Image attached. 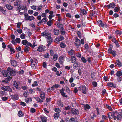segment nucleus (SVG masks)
Returning <instances> with one entry per match:
<instances>
[{
	"label": "nucleus",
	"instance_id": "1a4fd4ad",
	"mask_svg": "<svg viewBox=\"0 0 122 122\" xmlns=\"http://www.w3.org/2000/svg\"><path fill=\"white\" fill-rule=\"evenodd\" d=\"M108 52L110 54H112L113 56H115L117 55L116 51H115L112 50L111 49H109Z\"/></svg>",
	"mask_w": 122,
	"mask_h": 122
},
{
	"label": "nucleus",
	"instance_id": "a18cd8bd",
	"mask_svg": "<svg viewBox=\"0 0 122 122\" xmlns=\"http://www.w3.org/2000/svg\"><path fill=\"white\" fill-rule=\"evenodd\" d=\"M19 0H16L15 2H14V5L15 6H17L18 4Z\"/></svg>",
	"mask_w": 122,
	"mask_h": 122
},
{
	"label": "nucleus",
	"instance_id": "3c124183",
	"mask_svg": "<svg viewBox=\"0 0 122 122\" xmlns=\"http://www.w3.org/2000/svg\"><path fill=\"white\" fill-rule=\"evenodd\" d=\"M82 11V14L84 15H86L87 14V12L84 9Z\"/></svg>",
	"mask_w": 122,
	"mask_h": 122
},
{
	"label": "nucleus",
	"instance_id": "20e7f679",
	"mask_svg": "<svg viewBox=\"0 0 122 122\" xmlns=\"http://www.w3.org/2000/svg\"><path fill=\"white\" fill-rule=\"evenodd\" d=\"M8 72H9L10 74V76H14L15 75V70L12 69L11 68L8 67L7 69Z\"/></svg>",
	"mask_w": 122,
	"mask_h": 122
},
{
	"label": "nucleus",
	"instance_id": "f03ea898",
	"mask_svg": "<svg viewBox=\"0 0 122 122\" xmlns=\"http://www.w3.org/2000/svg\"><path fill=\"white\" fill-rule=\"evenodd\" d=\"M41 36L47 39V42L49 44H50L52 41V39L51 37L50 33L44 32L41 34Z\"/></svg>",
	"mask_w": 122,
	"mask_h": 122
},
{
	"label": "nucleus",
	"instance_id": "37998d69",
	"mask_svg": "<svg viewBox=\"0 0 122 122\" xmlns=\"http://www.w3.org/2000/svg\"><path fill=\"white\" fill-rule=\"evenodd\" d=\"M106 107L110 111H112V109L111 107L110 106L108 105L107 104L106 105Z\"/></svg>",
	"mask_w": 122,
	"mask_h": 122
},
{
	"label": "nucleus",
	"instance_id": "4d7b16f0",
	"mask_svg": "<svg viewBox=\"0 0 122 122\" xmlns=\"http://www.w3.org/2000/svg\"><path fill=\"white\" fill-rule=\"evenodd\" d=\"M18 32L20 34L22 33V30L20 28L18 29L17 30Z\"/></svg>",
	"mask_w": 122,
	"mask_h": 122
},
{
	"label": "nucleus",
	"instance_id": "ea45409f",
	"mask_svg": "<svg viewBox=\"0 0 122 122\" xmlns=\"http://www.w3.org/2000/svg\"><path fill=\"white\" fill-rule=\"evenodd\" d=\"M28 41L26 40H23L22 42V43L24 45H26Z\"/></svg>",
	"mask_w": 122,
	"mask_h": 122
},
{
	"label": "nucleus",
	"instance_id": "8fccbe9b",
	"mask_svg": "<svg viewBox=\"0 0 122 122\" xmlns=\"http://www.w3.org/2000/svg\"><path fill=\"white\" fill-rule=\"evenodd\" d=\"M37 11H39L42 8V5H41L39 6H37Z\"/></svg>",
	"mask_w": 122,
	"mask_h": 122
},
{
	"label": "nucleus",
	"instance_id": "bb28decb",
	"mask_svg": "<svg viewBox=\"0 0 122 122\" xmlns=\"http://www.w3.org/2000/svg\"><path fill=\"white\" fill-rule=\"evenodd\" d=\"M25 100L27 103H29L31 102L32 101V99L30 97L25 99Z\"/></svg>",
	"mask_w": 122,
	"mask_h": 122
},
{
	"label": "nucleus",
	"instance_id": "de8ad7c7",
	"mask_svg": "<svg viewBox=\"0 0 122 122\" xmlns=\"http://www.w3.org/2000/svg\"><path fill=\"white\" fill-rule=\"evenodd\" d=\"M29 93L30 94H32L35 92V91L32 89H30L29 90Z\"/></svg>",
	"mask_w": 122,
	"mask_h": 122
},
{
	"label": "nucleus",
	"instance_id": "f8f14e48",
	"mask_svg": "<svg viewBox=\"0 0 122 122\" xmlns=\"http://www.w3.org/2000/svg\"><path fill=\"white\" fill-rule=\"evenodd\" d=\"M72 113L75 115H76L79 113V112L78 110L73 109L71 111Z\"/></svg>",
	"mask_w": 122,
	"mask_h": 122
},
{
	"label": "nucleus",
	"instance_id": "9b49d317",
	"mask_svg": "<svg viewBox=\"0 0 122 122\" xmlns=\"http://www.w3.org/2000/svg\"><path fill=\"white\" fill-rule=\"evenodd\" d=\"M64 90L65 89L62 88L61 90H60V92L63 97L67 98V96L66 93L64 92Z\"/></svg>",
	"mask_w": 122,
	"mask_h": 122
},
{
	"label": "nucleus",
	"instance_id": "79ce46f5",
	"mask_svg": "<svg viewBox=\"0 0 122 122\" xmlns=\"http://www.w3.org/2000/svg\"><path fill=\"white\" fill-rule=\"evenodd\" d=\"M81 60L82 62L84 63H86L87 62L86 60L84 57H81Z\"/></svg>",
	"mask_w": 122,
	"mask_h": 122
},
{
	"label": "nucleus",
	"instance_id": "ddd939ff",
	"mask_svg": "<svg viewBox=\"0 0 122 122\" xmlns=\"http://www.w3.org/2000/svg\"><path fill=\"white\" fill-rule=\"evenodd\" d=\"M117 115V120H120L122 118V114L121 113H118Z\"/></svg>",
	"mask_w": 122,
	"mask_h": 122
},
{
	"label": "nucleus",
	"instance_id": "052dcab7",
	"mask_svg": "<svg viewBox=\"0 0 122 122\" xmlns=\"http://www.w3.org/2000/svg\"><path fill=\"white\" fill-rule=\"evenodd\" d=\"M37 8V6L35 5H33L31 6V8L34 10H36Z\"/></svg>",
	"mask_w": 122,
	"mask_h": 122
},
{
	"label": "nucleus",
	"instance_id": "774afa93",
	"mask_svg": "<svg viewBox=\"0 0 122 122\" xmlns=\"http://www.w3.org/2000/svg\"><path fill=\"white\" fill-rule=\"evenodd\" d=\"M92 84L93 86L94 87H96L97 85V83L95 82H92Z\"/></svg>",
	"mask_w": 122,
	"mask_h": 122
},
{
	"label": "nucleus",
	"instance_id": "39448f33",
	"mask_svg": "<svg viewBox=\"0 0 122 122\" xmlns=\"http://www.w3.org/2000/svg\"><path fill=\"white\" fill-rule=\"evenodd\" d=\"M46 49V47L43 45L40 46L37 49V51L39 52H42L45 51Z\"/></svg>",
	"mask_w": 122,
	"mask_h": 122
},
{
	"label": "nucleus",
	"instance_id": "72a5a7b5",
	"mask_svg": "<svg viewBox=\"0 0 122 122\" xmlns=\"http://www.w3.org/2000/svg\"><path fill=\"white\" fill-rule=\"evenodd\" d=\"M66 46V45L63 42H61L60 44V46L61 48H64Z\"/></svg>",
	"mask_w": 122,
	"mask_h": 122
},
{
	"label": "nucleus",
	"instance_id": "603ef678",
	"mask_svg": "<svg viewBox=\"0 0 122 122\" xmlns=\"http://www.w3.org/2000/svg\"><path fill=\"white\" fill-rule=\"evenodd\" d=\"M119 10V8L117 7H115L114 10L115 12H117Z\"/></svg>",
	"mask_w": 122,
	"mask_h": 122
},
{
	"label": "nucleus",
	"instance_id": "0eeeda50",
	"mask_svg": "<svg viewBox=\"0 0 122 122\" xmlns=\"http://www.w3.org/2000/svg\"><path fill=\"white\" fill-rule=\"evenodd\" d=\"M108 118L110 119H112L113 118L114 120H117L116 116L113 115L111 112L108 113Z\"/></svg>",
	"mask_w": 122,
	"mask_h": 122
},
{
	"label": "nucleus",
	"instance_id": "473e14b6",
	"mask_svg": "<svg viewBox=\"0 0 122 122\" xmlns=\"http://www.w3.org/2000/svg\"><path fill=\"white\" fill-rule=\"evenodd\" d=\"M76 61L75 58L74 56H72L71 57V62L74 63Z\"/></svg>",
	"mask_w": 122,
	"mask_h": 122
},
{
	"label": "nucleus",
	"instance_id": "aec40b11",
	"mask_svg": "<svg viewBox=\"0 0 122 122\" xmlns=\"http://www.w3.org/2000/svg\"><path fill=\"white\" fill-rule=\"evenodd\" d=\"M60 33L63 35H64L65 34V32L64 28L63 27H61L60 29Z\"/></svg>",
	"mask_w": 122,
	"mask_h": 122
},
{
	"label": "nucleus",
	"instance_id": "5701e85b",
	"mask_svg": "<svg viewBox=\"0 0 122 122\" xmlns=\"http://www.w3.org/2000/svg\"><path fill=\"white\" fill-rule=\"evenodd\" d=\"M11 97L12 99L14 100H17L18 99V97L17 95H11Z\"/></svg>",
	"mask_w": 122,
	"mask_h": 122
},
{
	"label": "nucleus",
	"instance_id": "f3484780",
	"mask_svg": "<svg viewBox=\"0 0 122 122\" xmlns=\"http://www.w3.org/2000/svg\"><path fill=\"white\" fill-rule=\"evenodd\" d=\"M40 97L42 99H44L45 97V93L43 92H41L40 94Z\"/></svg>",
	"mask_w": 122,
	"mask_h": 122
},
{
	"label": "nucleus",
	"instance_id": "0e129e2a",
	"mask_svg": "<svg viewBox=\"0 0 122 122\" xmlns=\"http://www.w3.org/2000/svg\"><path fill=\"white\" fill-rule=\"evenodd\" d=\"M28 13L30 14L31 15L33 13V11L32 10H28Z\"/></svg>",
	"mask_w": 122,
	"mask_h": 122
},
{
	"label": "nucleus",
	"instance_id": "e2e57ef3",
	"mask_svg": "<svg viewBox=\"0 0 122 122\" xmlns=\"http://www.w3.org/2000/svg\"><path fill=\"white\" fill-rule=\"evenodd\" d=\"M90 108V106L88 105V104H86L85 106V109H89Z\"/></svg>",
	"mask_w": 122,
	"mask_h": 122
},
{
	"label": "nucleus",
	"instance_id": "dca6fc26",
	"mask_svg": "<svg viewBox=\"0 0 122 122\" xmlns=\"http://www.w3.org/2000/svg\"><path fill=\"white\" fill-rule=\"evenodd\" d=\"M115 6V4L113 3H112L109 4L107 5V7L108 8H114Z\"/></svg>",
	"mask_w": 122,
	"mask_h": 122
},
{
	"label": "nucleus",
	"instance_id": "4be33fe9",
	"mask_svg": "<svg viewBox=\"0 0 122 122\" xmlns=\"http://www.w3.org/2000/svg\"><path fill=\"white\" fill-rule=\"evenodd\" d=\"M68 53L69 55L71 56L74 55L75 54L74 51L72 49H71L68 51Z\"/></svg>",
	"mask_w": 122,
	"mask_h": 122
},
{
	"label": "nucleus",
	"instance_id": "423d86ee",
	"mask_svg": "<svg viewBox=\"0 0 122 122\" xmlns=\"http://www.w3.org/2000/svg\"><path fill=\"white\" fill-rule=\"evenodd\" d=\"M79 90L81 91L82 90V91L83 93L85 94L86 92V86L84 85H83L82 86H80L79 87Z\"/></svg>",
	"mask_w": 122,
	"mask_h": 122
},
{
	"label": "nucleus",
	"instance_id": "c756f323",
	"mask_svg": "<svg viewBox=\"0 0 122 122\" xmlns=\"http://www.w3.org/2000/svg\"><path fill=\"white\" fill-rule=\"evenodd\" d=\"M18 116L20 117H22L24 115V114L21 111H19L18 113Z\"/></svg>",
	"mask_w": 122,
	"mask_h": 122
},
{
	"label": "nucleus",
	"instance_id": "338daca9",
	"mask_svg": "<svg viewBox=\"0 0 122 122\" xmlns=\"http://www.w3.org/2000/svg\"><path fill=\"white\" fill-rule=\"evenodd\" d=\"M26 46H27L28 47H29V46H30L31 47L32 44L30 42H28L26 44Z\"/></svg>",
	"mask_w": 122,
	"mask_h": 122
},
{
	"label": "nucleus",
	"instance_id": "f257e3e1",
	"mask_svg": "<svg viewBox=\"0 0 122 122\" xmlns=\"http://www.w3.org/2000/svg\"><path fill=\"white\" fill-rule=\"evenodd\" d=\"M2 73L4 76L7 77L5 80L3 81V82L7 83L8 82V81H10L12 78V77L10 76V74L9 72L7 70L6 71L5 70H3L2 71Z\"/></svg>",
	"mask_w": 122,
	"mask_h": 122
},
{
	"label": "nucleus",
	"instance_id": "e433bc0d",
	"mask_svg": "<svg viewBox=\"0 0 122 122\" xmlns=\"http://www.w3.org/2000/svg\"><path fill=\"white\" fill-rule=\"evenodd\" d=\"M116 74L117 76L120 77L122 75V73L121 71H118L116 73Z\"/></svg>",
	"mask_w": 122,
	"mask_h": 122
},
{
	"label": "nucleus",
	"instance_id": "6ab92c4d",
	"mask_svg": "<svg viewBox=\"0 0 122 122\" xmlns=\"http://www.w3.org/2000/svg\"><path fill=\"white\" fill-rule=\"evenodd\" d=\"M64 56H61L59 58V61L60 63L62 64L63 63Z\"/></svg>",
	"mask_w": 122,
	"mask_h": 122
},
{
	"label": "nucleus",
	"instance_id": "864d4df0",
	"mask_svg": "<svg viewBox=\"0 0 122 122\" xmlns=\"http://www.w3.org/2000/svg\"><path fill=\"white\" fill-rule=\"evenodd\" d=\"M47 25L49 26H51V21L50 20L47 22Z\"/></svg>",
	"mask_w": 122,
	"mask_h": 122
},
{
	"label": "nucleus",
	"instance_id": "c9c22d12",
	"mask_svg": "<svg viewBox=\"0 0 122 122\" xmlns=\"http://www.w3.org/2000/svg\"><path fill=\"white\" fill-rule=\"evenodd\" d=\"M10 88V87L8 86H4V87H2L1 88V89L2 90H3L4 91H7V90L8 89H9Z\"/></svg>",
	"mask_w": 122,
	"mask_h": 122
},
{
	"label": "nucleus",
	"instance_id": "49530a36",
	"mask_svg": "<svg viewBox=\"0 0 122 122\" xmlns=\"http://www.w3.org/2000/svg\"><path fill=\"white\" fill-rule=\"evenodd\" d=\"M69 121L70 122H74L75 121V119L74 118H71L69 119Z\"/></svg>",
	"mask_w": 122,
	"mask_h": 122
},
{
	"label": "nucleus",
	"instance_id": "b1692460",
	"mask_svg": "<svg viewBox=\"0 0 122 122\" xmlns=\"http://www.w3.org/2000/svg\"><path fill=\"white\" fill-rule=\"evenodd\" d=\"M34 98L36 100V101L42 103L43 102L42 99H41L38 97H34Z\"/></svg>",
	"mask_w": 122,
	"mask_h": 122
},
{
	"label": "nucleus",
	"instance_id": "7c9ffc66",
	"mask_svg": "<svg viewBox=\"0 0 122 122\" xmlns=\"http://www.w3.org/2000/svg\"><path fill=\"white\" fill-rule=\"evenodd\" d=\"M47 21V19L46 18H44L43 19L41 20V23L43 24H45Z\"/></svg>",
	"mask_w": 122,
	"mask_h": 122
},
{
	"label": "nucleus",
	"instance_id": "6e6d98bb",
	"mask_svg": "<svg viewBox=\"0 0 122 122\" xmlns=\"http://www.w3.org/2000/svg\"><path fill=\"white\" fill-rule=\"evenodd\" d=\"M36 111L35 109L34 108H31L30 110V112L32 113H34Z\"/></svg>",
	"mask_w": 122,
	"mask_h": 122
},
{
	"label": "nucleus",
	"instance_id": "2f4dec72",
	"mask_svg": "<svg viewBox=\"0 0 122 122\" xmlns=\"http://www.w3.org/2000/svg\"><path fill=\"white\" fill-rule=\"evenodd\" d=\"M59 116V113H55L54 114V119L56 120L57 119Z\"/></svg>",
	"mask_w": 122,
	"mask_h": 122
},
{
	"label": "nucleus",
	"instance_id": "a211bd4d",
	"mask_svg": "<svg viewBox=\"0 0 122 122\" xmlns=\"http://www.w3.org/2000/svg\"><path fill=\"white\" fill-rule=\"evenodd\" d=\"M98 25L100 27H103L104 26V25L101 20H99L97 22Z\"/></svg>",
	"mask_w": 122,
	"mask_h": 122
},
{
	"label": "nucleus",
	"instance_id": "58836bf2",
	"mask_svg": "<svg viewBox=\"0 0 122 122\" xmlns=\"http://www.w3.org/2000/svg\"><path fill=\"white\" fill-rule=\"evenodd\" d=\"M58 57V56L56 54H55L53 56V60L54 61H56L57 60Z\"/></svg>",
	"mask_w": 122,
	"mask_h": 122
},
{
	"label": "nucleus",
	"instance_id": "09e8293b",
	"mask_svg": "<svg viewBox=\"0 0 122 122\" xmlns=\"http://www.w3.org/2000/svg\"><path fill=\"white\" fill-rule=\"evenodd\" d=\"M25 34L22 33L20 37L22 39H24L25 38Z\"/></svg>",
	"mask_w": 122,
	"mask_h": 122
},
{
	"label": "nucleus",
	"instance_id": "412c9836",
	"mask_svg": "<svg viewBox=\"0 0 122 122\" xmlns=\"http://www.w3.org/2000/svg\"><path fill=\"white\" fill-rule=\"evenodd\" d=\"M6 7L7 9L10 10H11L13 8V6L10 4H6Z\"/></svg>",
	"mask_w": 122,
	"mask_h": 122
},
{
	"label": "nucleus",
	"instance_id": "4468645a",
	"mask_svg": "<svg viewBox=\"0 0 122 122\" xmlns=\"http://www.w3.org/2000/svg\"><path fill=\"white\" fill-rule=\"evenodd\" d=\"M107 85L108 86L110 87L115 88L116 86L112 82H108L107 83Z\"/></svg>",
	"mask_w": 122,
	"mask_h": 122
},
{
	"label": "nucleus",
	"instance_id": "a19ab883",
	"mask_svg": "<svg viewBox=\"0 0 122 122\" xmlns=\"http://www.w3.org/2000/svg\"><path fill=\"white\" fill-rule=\"evenodd\" d=\"M30 48L29 47L26 46L24 48V50L26 52H27L29 50Z\"/></svg>",
	"mask_w": 122,
	"mask_h": 122
},
{
	"label": "nucleus",
	"instance_id": "6e6552de",
	"mask_svg": "<svg viewBox=\"0 0 122 122\" xmlns=\"http://www.w3.org/2000/svg\"><path fill=\"white\" fill-rule=\"evenodd\" d=\"M75 45L76 47L78 48L81 45V42L80 40L78 39H76L75 42Z\"/></svg>",
	"mask_w": 122,
	"mask_h": 122
},
{
	"label": "nucleus",
	"instance_id": "393cba45",
	"mask_svg": "<svg viewBox=\"0 0 122 122\" xmlns=\"http://www.w3.org/2000/svg\"><path fill=\"white\" fill-rule=\"evenodd\" d=\"M40 118L42 122H46L47 121V118L46 117L41 116Z\"/></svg>",
	"mask_w": 122,
	"mask_h": 122
},
{
	"label": "nucleus",
	"instance_id": "2eb2a0df",
	"mask_svg": "<svg viewBox=\"0 0 122 122\" xmlns=\"http://www.w3.org/2000/svg\"><path fill=\"white\" fill-rule=\"evenodd\" d=\"M115 66L119 67L121 66V63L119 60H118L116 61V62L115 63Z\"/></svg>",
	"mask_w": 122,
	"mask_h": 122
},
{
	"label": "nucleus",
	"instance_id": "5fc2aeb1",
	"mask_svg": "<svg viewBox=\"0 0 122 122\" xmlns=\"http://www.w3.org/2000/svg\"><path fill=\"white\" fill-rule=\"evenodd\" d=\"M38 85V84L37 83V82L36 81H34V83L32 85V86L33 87L35 86H36Z\"/></svg>",
	"mask_w": 122,
	"mask_h": 122
},
{
	"label": "nucleus",
	"instance_id": "bf43d9fd",
	"mask_svg": "<svg viewBox=\"0 0 122 122\" xmlns=\"http://www.w3.org/2000/svg\"><path fill=\"white\" fill-rule=\"evenodd\" d=\"M24 96L25 97H27L28 96V94H27V92L25 91L24 92Z\"/></svg>",
	"mask_w": 122,
	"mask_h": 122
},
{
	"label": "nucleus",
	"instance_id": "9d476101",
	"mask_svg": "<svg viewBox=\"0 0 122 122\" xmlns=\"http://www.w3.org/2000/svg\"><path fill=\"white\" fill-rule=\"evenodd\" d=\"M30 62H31V65L32 69H34V68L37 65V63L32 59H31L30 60Z\"/></svg>",
	"mask_w": 122,
	"mask_h": 122
},
{
	"label": "nucleus",
	"instance_id": "c03bdc74",
	"mask_svg": "<svg viewBox=\"0 0 122 122\" xmlns=\"http://www.w3.org/2000/svg\"><path fill=\"white\" fill-rule=\"evenodd\" d=\"M55 111L56 112L58 113L60 112L61 111L59 108H55Z\"/></svg>",
	"mask_w": 122,
	"mask_h": 122
},
{
	"label": "nucleus",
	"instance_id": "7ed1b4c3",
	"mask_svg": "<svg viewBox=\"0 0 122 122\" xmlns=\"http://www.w3.org/2000/svg\"><path fill=\"white\" fill-rule=\"evenodd\" d=\"M25 19L26 20H29L30 21L34 20L35 18L32 16H29L28 14H25L24 15Z\"/></svg>",
	"mask_w": 122,
	"mask_h": 122
},
{
	"label": "nucleus",
	"instance_id": "f704fd0d",
	"mask_svg": "<svg viewBox=\"0 0 122 122\" xmlns=\"http://www.w3.org/2000/svg\"><path fill=\"white\" fill-rule=\"evenodd\" d=\"M59 33V31L58 30L54 29V33L55 35H57Z\"/></svg>",
	"mask_w": 122,
	"mask_h": 122
},
{
	"label": "nucleus",
	"instance_id": "cd10ccee",
	"mask_svg": "<svg viewBox=\"0 0 122 122\" xmlns=\"http://www.w3.org/2000/svg\"><path fill=\"white\" fill-rule=\"evenodd\" d=\"M14 86L16 89H18V84L17 82L15 81H14L13 82Z\"/></svg>",
	"mask_w": 122,
	"mask_h": 122
},
{
	"label": "nucleus",
	"instance_id": "69168bd1",
	"mask_svg": "<svg viewBox=\"0 0 122 122\" xmlns=\"http://www.w3.org/2000/svg\"><path fill=\"white\" fill-rule=\"evenodd\" d=\"M15 40L16 43H20V39L19 38H16L15 39Z\"/></svg>",
	"mask_w": 122,
	"mask_h": 122
},
{
	"label": "nucleus",
	"instance_id": "4c0bfd02",
	"mask_svg": "<svg viewBox=\"0 0 122 122\" xmlns=\"http://www.w3.org/2000/svg\"><path fill=\"white\" fill-rule=\"evenodd\" d=\"M79 66V64L77 63L76 62L74 64L73 67L74 68H76L78 67Z\"/></svg>",
	"mask_w": 122,
	"mask_h": 122
},
{
	"label": "nucleus",
	"instance_id": "a878e982",
	"mask_svg": "<svg viewBox=\"0 0 122 122\" xmlns=\"http://www.w3.org/2000/svg\"><path fill=\"white\" fill-rule=\"evenodd\" d=\"M11 64L14 66H15L17 65V63L15 60H13L11 61Z\"/></svg>",
	"mask_w": 122,
	"mask_h": 122
},
{
	"label": "nucleus",
	"instance_id": "c85d7f7f",
	"mask_svg": "<svg viewBox=\"0 0 122 122\" xmlns=\"http://www.w3.org/2000/svg\"><path fill=\"white\" fill-rule=\"evenodd\" d=\"M26 7L25 6H24L23 5H21L20 6H19V8L20 10H19V12H20L21 10L25 9Z\"/></svg>",
	"mask_w": 122,
	"mask_h": 122
},
{
	"label": "nucleus",
	"instance_id": "680f3d73",
	"mask_svg": "<svg viewBox=\"0 0 122 122\" xmlns=\"http://www.w3.org/2000/svg\"><path fill=\"white\" fill-rule=\"evenodd\" d=\"M10 50V51L11 52V54L15 52V51L14 49H13V47L11 48Z\"/></svg>",
	"mask_w": 122,
	"mask_h": 122
},
{
	"label": "nucleus",
	"instance_id": "13d9d810",
	"mask_svg": "<svg viewBox=\"0 0 122 122\" xmlns=\"http://www.w3.org/2000/svg\"><path fill=\"white\" fill-rule=\"evenodd\" d=\"M33 44H32L31 47L32 48H34L35 46H37V45L35 44V42H34V41H33Z\"/></svg>",
	"mask_w": 122,
	"mask_h": 122
}]
</instances>
